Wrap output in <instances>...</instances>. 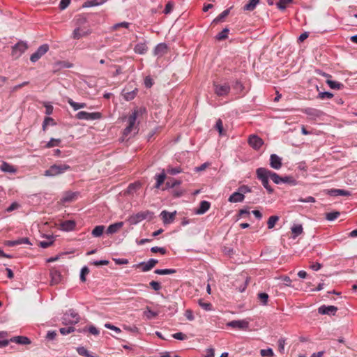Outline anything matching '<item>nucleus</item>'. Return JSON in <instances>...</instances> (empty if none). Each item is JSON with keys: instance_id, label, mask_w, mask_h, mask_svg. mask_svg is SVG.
Wrapping results in <instances>:
<instances>
[{"instance_id": "obj_1", "label": "nucleus", "mask_w": 357, "mask_h": 357, "mask_svg": "<svg viewBox=\"0 0 357 357\" xmlns=\"http://www.w3.org/2000/svg\"><path fill=\"white\" fill-rule=\"evenodd\" d=\"M144 112H145L144 108L135 109L134 111H132V114L128 116V124L123 131V137H128L132 133V132H134V133L138 132V126L137 125H136L137 118L139 114H142Z\"/></svg>"}, {"instance_id": "obj_2", "label": "nucleus", "mask_w": 357, "mask_h": 357, "mask_svg": "<svg viewBox=\"0 0 357 357\" xmlns=\"http://www.w3.org/2000/svg\"><path fill=\"white\" fill-rule=\"evenodd\" d=\"M256 174L257 178L261 181L264 188L269 192L272 193L273 192V189L269 185L268 179L271 178L273 181V174H275V172L268 170V169L264 167H259L256 170Z\"/></svg>"}, {"instance_id": "obj_3", "label": "nucleus", "mask_w": 357, "mask_h": 357, "mask_svg": "<svg viewBox=\"0 0 357 357\" xmlns=\"http://www.w3.org/2000/svg\"><path fill=\"white\" fill-rule=\"evenodd\" d=\"M71 167L66 164H54L45 172L46 176H55L70 170Z\"/></svg>"}, {"instance_id": "obj_4", "label": "nucleus", "mask_w": 357, "mask_h": 357, "mask_svg": "<svg viewBox=\"0 0 357 357\" xmlns=\"http://www.w3.org/2000/svg\"><path fill=\"white\" fill-rule=\"evenodd\" d=\"M153 213L150 211H140L130 215L128 221L131 225H137L145 219L151 220L153 218Z\"/></svg>"}, {"instance_id": "obj_5", "label": "nucleus", "mask_w": 357, "mask_h": 357, "mask_svg": "<svg viewBox=\"0 0 357 357\" xmlns=\"http://www.w3.org/2000/svg\"><path fill=\"white\" fill-rule=\"evenodd\" d=\"M79 315L73 309H70L63 314L62 321L65 325H75L79 321Z\"/></svg>"}, {"instance_id": "obj_6", "label": "nucleus", "mask_w": 357, "mask_h": 357, "mask_svg": "<svg viewBox=\"0 0 357 357\" xmlns=\"http://www.w3.org/2000/svg\"><path fill=\"white\" fill-rule=\"evenodd\" d=\"M273 181L275 184L286 183L291 186H295L298 184V181L291 176H280L277 173L273 174Z\"/></svg>"}, {"instance_id": "obj_7", "label": "nucleus", "mask_w": 357, "mask_h": 357, "mask_svg": "<svg viewBox=\"0 0 357 357\" xmlns=\"http://www.w3.org/2000/svg\"><path fill=\"white\" fill-rule=\"evenodd\" d=\"M28 45L26 43L20 41L16 43L12 47V56L17 59L22 56V54L27 50Z\"/></svg>"}, {"instance_id": "obj_8", "label": "nucleus", "mask_w": 357, "mask_h": 357, "mask_svg": "<svg viewBox=\"0 0 357 357\" xmlns=\"http://www.w3.org/2000/svg\"><path fill=\"white\" fill-rule=\"evenodd\" d=\"M158 263V259H150L147 261H142L133 265L135 268H141L142 272H148Z\"/></svg>"}, {"instance_id": "obj_9", "label": "nucleus", "mask_w": 357, "mask_h": 357, "mask_svg": "<svg viewBox=\"0 0 357 357\" xmlns=\"http://www.w3.org/2000/svg\"><path fill=\"white\" fill-rule=\"evenodd\" d=\"M102 117V114L100 112H87L85 111H80L77 113L76 118L79 120H97Z\"/></svg>"}, {"instance_id": "obj_10", "label": "nucleus", "mask_w": 357, "mask_h": 357, "mask_svg": "<svg viewBox=\"0 0 357 357\" xmlns=\"http://www.w3.org/2000/svg\"><path fill=\"white\" fill-rule=\"evenodd\" d=\"M49 50V45L47 44H43L40 45L37 50L33 53L30 56L31 62L35 63L38 61Z\"/></svg>"}, {"instance_id": "obj_11", "label": "nucleus", "mask_w": 357, "mask_h": 357, "mask_svg": "<svg viewBox=\"0 0 357 357\" xmlns=\"http://www.w3.org/2000/svg\"><path fill=\"white\" fill-rule=\"evenodd\" d=\"M214 91L217 96H225L230 91V86L227 83H225L223 84H214Z\"/></svg>"}, {"instance_id": "obj_12", "label": "nucleus", "mask_w": 357, "mask_h": 357, "mask_svg": "<svg viewBox=\"0 0 357 357\" xmlns=\"http://www.w3.org/2000/svg\"><path fill=\"white\" fill-rule=\"evenodd\" d=\"M249 145L255 150H259L264 144V140L256 135H251L248 138Z\"/></svg>"}, {"instance_id": "obj_13", "label": "nucleus", "mask_w": 357, "mask_h": 357, "mask_svg": "<svg viewBox=\"0 0 357 357\" xmlns=\"http://www.w3.org/2000/svg\"><path fill=\"white\" fill-rule=\"evenodd\" d=\"M337 307L333 305H323L318 308V312L321 314L335 315Z\"/></svg>"}, {"instance_id": "obj_14", "label": "nucleus", "mask_w": 357, "mask_h": 357, "mask_svg": "<svg viewBox=\"0 0 357 357\" xmlns=\"http://www.w3.org/2000/svg\"><path fill=\"white\" fill-rule=\"evenodd\" d=\"M168 47L167 45L165 43H161L158 44L153 50L154 56L160 58L164 56L167 53Z\"/></svg>"}, {"instance_id": "obj_15", "label": "nucleus", "mask_w": 357, "mask_h": 357, "mask_svg": "<svg viewBox=\"0 0 357 357\" xmlns=\"http://www.w3.org/2000/svg\"><path fill=\"white\" fill-rule=\"evenodd\" d=\"M227 326L235 328L247 329L249 326V322L246 320H234L228 322Z\"/></svg>"}, {"instance_id": "obj_16", "label": "nucleus", "mask_w": 357, "mask_h": 357, "mask_svg": "<svg viewBox=\"0 0 357 357\" xmlns=\"http://www.w3.org/2000/svg\"><path fill=\"white\" fill-rule=\"evenodd\" d=\"M50 277H51V283L52 284H57L61 282L62 275L60 271L54 267L50 270Z\"/></svg>"}, {"instance_id": "obj_17", "label": "nucleus", "mask_w": 357, "mask_h": 357, "mask_svg": "<svg viewBox=\"0 0 357 357\" xmlns=\"http://www.w3.org/2000/svg\"><path fill=\"white\" fill-rule=\"evenodd\" d=\"M302 111L311 119H314L319 118L323 115V112L321 110L315 108L307 107L303 109Z\"/></svg>"}, {"instance_id": "obj_18", "label": "nucleus", "mask_w": 357, "mask_h": 357, "mask_svg": "<svg viewBox=\"0 0 357 357\" xmlns=\"http://www.w3.org/2000/svg\"><path fill=\"white\" fill-rule=\"evenodd\" d=\"M76 222L74 220H68L60 224V229L64 231H72L75 229Z\"/></svg>"}, {"instance_id": "obj_19", "label": "nucleus", "mask_w": 357, "mask_h": 357, "mask_svg": "<svg viewBox=\"0 0 357 357\" xmlns=\"http://www.w3.org/2000/svg\"><path fill=\"white\" fill-rule=\"evenodd\" d=\"M176 213V211L170 213L167 211H162L160 213V216L162 219L164 224H169L172 222L174 220Z\"/></svg>"}, {"instance_id": "obj_20", "label": "nucleus", "mask_w": 357, "mask_h": 357, "mask_svg": "<svg viewBox=\"0 0 357 357\" xmlns=\"http://www.w3.org/2000/svg\"><path fill=\"white\" fill-rule=\"evenodd\" d=\"M270 165L275 169H279L282 167V159L276 154L270 156Z\"/></svg>"}, {"instance_id": "obj_21", "label": "nucleus", "mask_w": 357, "mask_h": 357, "mask_svg": "<svg viewBox=\"0 0 357 357\" xmlns=\"http://www.w3.org/2000/svg\"><path fill=\"white\" fill-rule=\"evenodd\" d=\"M210 206L211 204L209 202L206 200L202 201L199 203V207L195 209V213L197 215L204 214L210 208Z\"/></svg>"}, {"instance_id": "obj_22", "label": "nucleus", "mask_w": 357, "mask_h": 357, "mask_svg": "<svg viewBox=\"0 0 357 357\" xmlns=\"http://www.w3.org/2000/svg\"><path fill=\"white\" fill-rule=\"evenodd\" d=\"M9 341L22 345L31 344V340L26 336H15L10 338Z\"/></svg>"}, {"instance_id": "obj_23", "label": "nucleus", "mask_w": 357, "mask_h": 357, "mask_svg": "<svg viewBox=\"0 0 357 357\" xmlns=\"http://www.w3.org/2000/svg\"><path fill=\"white\" fill-rule=\"evenodd\" d=\"M245 199V195L238 190L233 192L229 197L228 201L231 203L242 202Z\"/></svg>"}, {"instance_id": "obj_24", "label": "nucleus", "mask_w": 357, "mask_h": 357, "mask_svg": "<svg viewBox=\"0 0 357 357\" xmlns=\"http://www.w3.org/2000/svg\"><path fill=\"white\" fill-rule=\"evenodd\" d=\"M147 50L148 47L146 41L138 43L134 47V52L141 55L146 54Z\"/></svg>"}, {"instance_id": "obj_25", "label": "nucleus", "mask_w": 357, "mask_h": 357, "mask_svg": "<svg viewBox=\"0 0 357 357\" xmlns=\"http://www.w3.org/2000/svg\"><path fill=\"white\" fill-rule=\"evenodd\" d=\"M123 226V222H118L110 225L106 231L107 234H114L119 231V230Z\"/></svg>"}, {"instance_id": "obj_26", "label": "nucleus", "mask_w": 357, "mask_h": 357, "mask_svg": "<svg viewBox=\"0 0 357 357\" xmlns=\"http://www.w3.org/2000/svg\"><path fill=\"white\" fill-rule=\"evenodd\" d=\"M0 170L10 174H15L17 172V169L6 162H3L0 166Z\"/></svg>"}, {"instance_id": "obj_27", "label": "nucleus", "mask_w": 357, "mask_h": 357, "mask_svg": "<svg viewBox=\"0 0 357 357\" xmlns=\"http://www.w3.org/2000/svg\"><path fill=\"white\" fill-rule=\"evenodd\" d=\"M328 195L331 196H349L351 195L350 192L342 189H331L328 190Z\"/></svg>"}, {"instance_id": "obj_28", "label": "nucleus", "mask_w": 357, "mask_h": 357, "mask_svg": "<svg viewBox=\"0 0 357 357\" xmlns=\"http://www.w3.org/2000/svg\"><path fill=\"white\" fill-rule=\"evenodd\" d=\"M166 178V174L165 170L162 169V172L159 174H156L155 176V179L156 181L155 188L158 189L160 188L161 185L164 183Z\"/></svg>"}, {"instance_id": "obj_29", "label": "nucleus", "mask_w": 357, "mask_h": 357, "mask_svg": "<svg viewBox=\"0 0 357 357\" xmlns=\"http://www.w3.org/2000/svg\"><path fill=\"white\" fill-rule=\"evenodd\" d=\"M90 33L89 30H82L80 28H76L73 32V38L74 39H79L82 37L86 36Z\"/></svg>"}, {"instance_id": "obj_30", "label": "nucleus", "mask_w": 357, "mask_h": 357, "mask_svg": "<svg viewBox=\"0 0 357 357\" xmlns=\"http://www.w3.org/2000/svg\"><path fill=\"white\" fill-rule=\"evenodd\" d=\"M291 231L292 235H293L292 238H296V237H298L299 235H301L303 232V228L302 225H301V224L294 225L291 228Z\"/></svg>"}, {"instance_id": "obj_31", "label": "nucleus", "mask_w": 357, "mask_h": 357, "mask_svg": "<svg viewBox=\"0 0 357 357\" xmlns=\"http://www.w3.org/2000/svg\"><path fill=\"white\" fill-rule=\"evenodd\" d=\"M8 333L6 331H0V347H5L10 343L9 340L7 339Z\"/></svg>"}, {"instance_id": "obj_32", "label": "nucleus", "mask_w": 357, "mask_h": 357, "mask_svg": "<svg viewBox=\"0 0 357 357\" xmlns=\"http://www.w3.org/2000/svg\"><path fill=\"white\" fill-rule=\"evenodd\" d=\"M105 228L104 225L96 226L91 231L92 236L96 238L100 237L104 232Z\"/></svg>"}, {"instance_id": "obj_33", "label": "nucleus", "mask_w": 357, "mask_h": 357, "mask_svg": "<svg viewBox=\"0 0 357 357\" xmlns=\"http://www.w3.org/2000/svg\"><path fill=\"white\" fill-rule=\"evenodd\" d=\"M259 3V0H250L249 2L243 6V10L252 11L255 9Z\"/></svg>"}, {"instance_id": "obj_34", "label": "nucleus", "mask_w": 357, "mask_h": 357, "mask_svg": "<svg viewBox=\"0 0 357 357\" xmlns=\"http://www.w3.org/2000/svg\"><path fill=\"white\" fill-rule=\"evenodd\" d=\"M68 103L73 108L74 110L77 111L79 109L84 108L86 107V104L84 102H77L69 98Z\"/></svg>"}, {"instance_id": "obj_35", "label": "nucleus", "mask_w": 357, "mask_h": 357, "mask_svg": "<svg viewBox=\"0 0 357 357\" xmlns=\"http://www.w3.org/2000/svg\"><path fill=\"white\" fill-rule=\"evenodd\" d=\"M46 238L45 241H42L39 243L40 246L43 248H47L54 243V237L53 236H47Z\"/></svg>"}, {"instance_id": "obj_36", "label": "nucleus", "mask_w": 357, "mask_h": 357, "mask_svg": "<svg viewBox=\"0 0 357 357\" xmlns=\"http://www.w3.org/2000/svg\"><path fill=\"white\" fill-rule=\"evenodd\" d=\"M106 1L107 0H100V1H99V0H89L84 3L83 6L89 8V7L100 6V5H102L104 3H105Z\"/></svg>"}, {"instance_id": "obj_37", "label": "nucleus", "mask_w": 357, "mask_h": 357, "mask_svg": "<svg viewBox=\"0 0 357 357\" xmlns=\"http://www.w3.org/2000/svg\"><path fill=\"white\" fill-rule=\"evenodd\" d=\"M77 353L82 356L84 357H98L96 356L92 355L85 347H79L77 348Z\"/></svg>"}, {"instance_id": "obj_38", "label": "nucleus", "mask_w": 357, "mask_h": 357, "mask_svg": "<svg viewBox=\"0 0 357 357\" xmlns=\"http://www.w3.org/2000/svg\"><path fill=\"white\" fill-rule=\"evenodd\" d=\"M154 273L158 275H170L176 273L174 268L155 269Z\"/></svg>"}, {"instance_id": "obj_39", "label": "nucleus", "mask_w": 357, "mask_h": 357, "mask_svg": "<svg viewBox=\"0 0 357 357\" xmlns=\"http://www.w3.org/2000/svg\"><path fill=\"white\" fill-rule=\"evenodd\" d=\"M340 215V213L338 211H333L330 213H326L325 215V218L328 221H334L336 220Z\"/></svg>"}, {"instance_id": "obj_40", "label": "nucleus", "mask_w": 357, "mask_h": 357, "mask_svg": "<svg viewBox=\"0 0 357 357\" xmlns=\"http://www.w3.org/2000/svg\"><path fill=\"white\" fill-rule=\"evenodd\" d=\"M326 83L333 89H341L343 87V84L342 83L334 80L328 79Z\"/></svg>"}, {"instance_id": "obj_41", "label": "nucleus", "mask_w": 357, "mask_h": 357, "mask_svg": "<svg viewBox=\"0 0 357 357\" xmlns=\"http://www.w3.org/2000/svg\"><path fill=\"white\" fill-rule=\"evenodd\" d=\"M279 220V217L278 215H272L271 216L267 222L268 228L269 229H273L275 227V223Z\"/></svg>"}, {"instance_id": "obj_42", "label": "nucleus", "mask_w": 357, "mask_h": 357, "mask_svg": "<svg viewBox=\"0 0 357 357\" xmlns=\"http://www.w3.org/2000/svg\"><path fill=\"white\" fill-rule=\"evenodd\" d=\"M229 32V29L228 28H225L223 30L216 35L215 39L218 40H222L227 38V34Z\"/></svg>"}, {"instance_id": "obj_43", "label": "nucleus", "mask_w": 357, "mask_h": 357, "mask_svg": "<svg viewBox=\"0 0 357 357\" xmlns=\"http://www.w3.org/2000/svg\"><path fill=\"white\" fill-rule=\"evenodd\" d=\"M198 304L206 311H211L213 310L212 305L210 303L204 302L202 299H199Z\"/></svg>"}, {"instance_id": "obj_44", "label": "nucleus", "mask_w": 357, "mask_h": 357, "mask_svg": "<svg viewBox=\"0 0 357 357\" xmlns=\"http://www.w3.org/2000/svg\"><path fill=\"white\" fill-rule=\"evenodd\" d=\"M55 122H54V120L51 118V117H45L44 121H43V130L45 131L47 129V127L50 125L51 126H54L55 125Z\"/></svg>"}, {"instance_id": "obj_45", "label": "nucleus", "mask_w": 357, "mask_h": 357, "mask_svg": "<svg viewBox=\"0 0 357 357\" xmlns=\"http://www.w3.org/2000/svg\"><path fill=\"white\" fill-rule=\"evenodd\" d=\"M73 325H70V326H68V327H65V328H61L59 329V331L60 333L63 335H66L68 334H70L73 332L75 331V328L74 326H73Z\"/></svg>"}, {"instance_id": "obj_46", "label": "nucleus", "mask_w": 357, "mask_h": 357, "mask_svg": "<svg viewBox=\"0 0 357 357\" xmlns=\"http://www.w3.org/2000/svg\"><path fill=\"white\" fill-rule=\"evenodd\" d=\"M258 298L263 305H266L268 303V295L266 293L261 292L258 294Z\"/></svg>"}, {"instance_id": "obj_47", "label": "nucleus", "mask_w": 357, "mask_h": 357, "mask_svg": "<svg viewBox=\"0 0 357 357\" xmlns=\"http://www.w3.org/2000/svg\"><path fill=\"white\" fill-rule=\"evenodd\" d=\"M60 143H61L60 139L51 138L50 140L47 143L45 147L46 148H52L54 146H57L60 144Z\"/></svg>"}, {"instance_id": "obj_48", "label": "nucleus", "mask_w": 357, "mask_h": 357, "mask_svg": "<svg viewBox=\"0 0 357 357\" xmlns=\"http://www.w3.org/2000/svg\"><path fill=\"white\" fill-rule=\"evenodd\" d=\"M260 354L263 357H273L274 356L273 351L271 348L261 349Z\"/></svg>"}, {"instance_id": "obj_49", "label": "nucleus", "mask_w": 357, "mask_h": 357, "mask_svg": "<svg viewBox=\"0 0 357 357\" xmlns=\"http://www.w3.org/2000/svg\"><path fill=\"white\" fill-rule=\"evenodd\" d=\"M181 183V181L179 180L172 179L169 180L166 182V186L167 188H173L177 185H179Z\"/></svg>"}, {"instance_id": "obj_50", "label": "nucleus", "mask_w": 357, "mask_h": 357, "mask_svg": "<svg viewBox=\"0 0 357 357\" xmlns=\"http://www.w3.org/2000/svg\"><path fill=\"white\" fill-rule=\"evenodd\" d=\"M158 314L157 312L152 311L149 307H147L146 311H144V315L148 319H151L158 316Z\"/></svg>"}, {"instance_id": "obj_51", "label": "nucleus", "mask_w": 357, "mask_h": 357, "mask_svg": "<svg viewBox=\"0 0 357 357\" xmlns=\"http://www.w3.org/2000/svg\"><path fill=\"white\" fill-rule=\"evenodd\" d=\"M167 172L171 175H176L181 172V168L179 167H168L167 169Z\"/></svg>"}, {"instance_id": "obj_52", "label": "nucleus", "mask_w": 357, "mask_h": 357, "mask_svg": "<svg viewBox=\"0 0 357 357\" xmlns=\"http://www.w3.org/2000/svg\"><path fill=\"white\" fill-rule=\"evenodd\" d=\"M293 1V0H279V1L276 3L278 8L280 10H284L286 8V4L290 3Z\"/></svg>"}, {"instance_id": "obj_53", "label": "nucleus", "mask_w": 357, "mask_h": 357, "mask_svg": "<svg viewBox=\"0 0 357 357\" xmlns=\"http://www.w3.org/2000/svg\"><path fill=\"white\" fill-rule=\"evenodd\" d=\"M89 273V269L87 266H84L80 271L79 278L82 282L86 281V275Z\"/></svg>"}, {"instance_id": "obj_54", "label": "nucleus", "mask_w": 357, "mask_h": 357, "mask_svg": "<svg viewBox=\"0 0 357 357\" xmlns=\"http://www.w3.org/2000/svg\"><path fill=\"white\" fill-rule=\"evenodd\" d=\"M130 25V24L129 22H119V23H116V24H114L112 27V29L116 30L119 27H123L126 29H128Z\"/></svg>"}, {"instance_id": "obj_55", "label": "nucleus", "mask_w": 357, "mask_h": 357, "mask_svg": "<svg viewBox=\"0 0 357 357\" xmlns=\"http://www.w3.org/2000/svg\"><path fill=\"white\" fill-rule=\"evenodd\" d=\"M75 196L76 194L74 192H68L63 197L61 200L63 202H71Z\"/></svg>"}, {"instance_id": "obj_56", "label": "nucleus", "mask_w": 357, "mask_h": 357, "mask_svg": "<svg viewBox=\"0 0 357 357\" xmlns=\"http://www.w3.org/2000/svg\"><path fill=\"white\" fill-rule=\"evenodd\" d=\"M333 97V94L328 91L320 92L318 94V98L320 99H331Z\"/></svg>"}, {"instance_id": "obj_57", "label": "nucleus", "mask_w": 357, "mask_h": 357, "mask_svg": "<svg viewBox=\"0 0 357 357\" xmlns=\"http://www.w3.org/2000/svg\"><path fill=\"white\" fill-rule=\"evenodd\" d=\"M61 68H70L73 67V63L68 61H59L56 63Z\"/></svg>"}, {"instance_id": "obj_58", "label": "nucleus", "mask_w": 357, "mask_h": 357, "mask_svg": "<svg viewBox=\"0 0 357 357\" xmlns=\"http://www.w3.org/2000/svg\"><path fill=\"white\" fill-rule=\"evenodd\" d=\"M298 201L301 203H314L315 199L312 196H308L306 198H299Z\"/></svg>"}, {"instance_id": "obj_59", "label": "nucleus", "mask_w": 357, "mask_h": 357, "mask_svg": "<svg viewBox=\"0 0 357 357\" xmlns=\"http://www.w3.org/2000/svg\"><path fill=\"white\" fill-rule=\"evenodd\" d=\"M70 1L71 0H61L59 3L60 10H65L70 3Z\"/></svg>"}, {"instance_id": "obj_60", "label": "nucleus", "mask_w": 357, "mask_h": 357, "mask_svg": "<svg viewBox=\"0 0 357 357\" xmlns=\"http://www.w3.org/2000/svg\"><path fill=\"white\" fill-rule=\"evenodd\" d=\"M44 106L45 107V114L47 115L52 114L54 109L53 106L48 102H45Z\"/></svg>"}, {"instance_id": "obj_61", "label": "nucleus", "mask_w": 357, "mask_h": 357, "mask_svg": "<svg viewBox=\"0 0 357 357\" xmlns=\"http://www.w3.org/2000/svg\"><path fill=\"white\" fill-rule=\"evenodd\" d=\"M105 327L106 328H108V329H110V330H112L114 331H115L116 333H119L121 332V330L119 328V327H116L109 323H107L105 324Z\"/></svg>"}, {"instance_id": "obj_62", "label": "nucleus", "mask_w": 357, "mask_h": 357, "mask_svg": "<svg viewBox=\"0 0 357 357\" xmlns=\"http://www.w3.org/2000/svg\"><path fill=\"white\" fill-rule=\"evenodd\" d=\"M151 287L155 291H159L161 289V284L157 281H151L149 283Z\"/></svg>"}, {"instance_id": "obj_63", "label": "nucleus", "mask_w": 357, "mask_h": 357, "mask_svg": "<svg viewBox=\"0 0 357 357\" xmlns=\"http://www.w3.org/2000/svg\"><path fill=\"white\" fill-rule=\"evenodd\" d=\"M185 317L189 321H193L195 319V317L193 315V312L191 310L188 309L185 312Z\"/></svg>"}, {"instance_id": "obj_64", "label": "nucleus", "mask_w": 357, "mask_h": 357, "mask_svg": "<svg viewBox=\"0 0 357 357\" xmlns=\"http://www.w3.org/2000/svg\"><path fill=\"white\" fill-rule=\"evenodd\" d=\"M136 95V92L135 91H132L130 92H127L124 95V98L127 100H132Z\"/></svg>"}]
</instances>
